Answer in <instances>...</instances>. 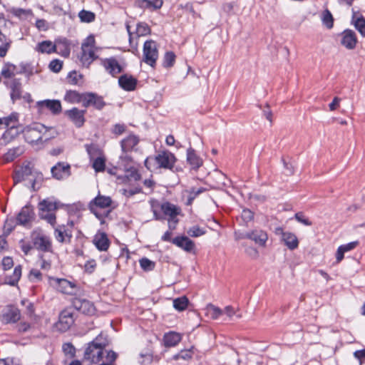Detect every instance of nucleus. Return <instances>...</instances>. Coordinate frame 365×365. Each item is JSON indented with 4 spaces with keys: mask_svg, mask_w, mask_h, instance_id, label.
Here are the masks:
<instances>
[{
    "mask_svg": "<svg viewBox=\"0 0 365 365\" xmlns=\"http://www.w3.org/2000/svg\"><path fill=\"white\" fill-rule=\"evenodd\" d=\"M15 184L21 182H26V185L30 187L33 191L38 190L43 182L41 173L34 170L30 163L22 165L16 170L13 176Z\"/></svg>",
    "mask_w": 365,
    "mask_h": 365,
    "instance_id": "obj_1",
    "label": "nucleus"
},
{
    "mask_svg": "<svg viewBox=\"0 0 365 365\" xmlns=\"http://www.w3.org/2000/svg\"><path fill=\"white\" fill-rule=\"evenodd\" d=\"M108 339L106 334H99L92 341L88 344L84 351V359L93 364H98L103 358V351L108 345Z\"/></svg>",
    "mask_w": 365,
    "mask_h": 365,
    "instance_id": "obj_2",
    "label": "nucleus"
},
{
    "mask_svg": "<svg viewBox=\"0 0 365 365\" xmlns=\"http://www.w3.org/2000/svg\"><path fill=\"white\" fill-rule=\"evenodd\" d=\"M61 207L63 204L53 197L43 199L38 204V216L54 227L56 222L55 212Z\"/></svg>",
    "mask_w": 365,
    "mask_h": 365,
    "instance_id": "obj_3",
    "label": "nucleus"
},
{
    "mask_svg": "<svg viewBox=\"0 0 365 365\" xmlns=\"http://www.w3.org/2000/svg\"><path fill=\"white\" fill-rule=\"evenodd\" d=\"M46 131L44 125L38 123H34L26 126H23L21 130L16 131L12 134V137L17 136L19 133H23L25 140L31 144L43 142V132Z\"/></svg>",
    "mask_w": 365,
    "mask_h": 365,
    "instance_id": "obj_4",
    "label": "nucleus"
},
{
    "mask_svg": "<svg viewBox=\"0 0 365 365\" xmlns=\"http://www.w3.org/2000/svg\"><path fill=\"white\" fill-rule=\"evenodd\" d=\"M151 160L152 159L147 158L145 160V165L148 170H151V165L150 163ZM153 160L156 162L158 168L168 170L173 169L176 161V158L174 154L166 150L158 153Z\"/></svg>",
    "mask_w": 365,
    "mask_h": 365,
    "instance_id": "obj_5",
    "label": "nucleus"
},
{
    "mask_svg": "<svg viewBox=\"0 0 365 365\" xmlns=\"http://www.w3.org/2000/svg\"><path fill=\"white\" fill-rule=\"evenodd\" d=\"M143 61L154 67L158 57L157 43L153 40H148L143 44Z\"/></svg>",
    "mask_w": 365,
    "mask_h": 365,
    "instance_id": "obj_6",
    "label": "nucleus"
},
{
    "mask_svg": "<svg viewBox=\"0 0 365 365\" xmlns=\"http://www.w3.org/2000/svg\"><path fill=\"white\" fill-rule=\"evenodd\" d=\"M19 113L14 112L11 113L9 116L3 118L4 124L7 127V130L4 132L2 135V139L6 140L7 138H13L12 134L16 131L21 130L23 127L18 123Z\"/></svg>",
    "mask_w": 365,
    "mask_h": 365,
    "instance_id": "obj_7",
    "label": "nucleus"
},
{
    "mask_svg": "<svg viewBox=\"0 0 365 365\" xmlns=\"http://www.w3.org/2000/svg\"><path fill=\"white\" fill-rule=\"evenodd\" d=\"M75 322L74 311L72 308H67L61 312L58 321L56 324V329L65 332L68 330Z\"/></svg>",
    "mask_w": 365,
    "mask_h": 365,
    "instance_id": "obj_8",
    "label": "nucleus"
},
{
    "mask_svg": "<svg viewBox=\"0 0 365 365\" xmlns=\"http://www.w3.org/2000/svg\"><path fill=\"white\" fill-rule=\"evenodd\" d=\"M19 225L30 227L35 218L34 207L28 204L24 206L16 217Z\"/></svg>",
    "mask_w": 365,
    "mask_h": 365,
    "instance_id": "obj_9",
    "label": "nucleus"
},
{
    "mask_svg": "<svg viewBox=\"0 0 365 365\" xmlns=\"http://www.w3.org/2000/svg\"><path fill=\"white\" fill-rule=\"evenodd\" d=\"M82 105L85 108L92 106L94 108L101 110L106 106V102L102 96L96 93L85 92Z\"/></svg>",
    "mask_w": 365,
    "mask_h": 365,
    "instance_id": "obj_10",
    "label": "nucleus"
},
{
    "mask_svg": "<svg viewBox=\"0 0 365 365\" xmlns=\"http://www.w3.org/2000/svg\"><path fill=\"white\" fill-rule=\"evenodd\" d=\"M34 247L43 252H52V242L50 237L38 233L32 237Z\"/></svg>",
    "mask_w": 365,
    "mask_h": 365,
    "instance_id": "obj_11",
    "label": "nucleus"
},
{
    "mask_svg": "<svg viewBox=\"0 0 365 365\" xmlns=\"http://www.w3.org/2000/svg\"><path fill=\"white\" fill-rule=\"evenodd\" d=\"M53 178L56 180H62L68 178L71 173V166L68 163L58 162L51 169Z\"/></svg>",
    "mask_w": 365,
    "mask_h": 365,
    "instance_id": "obj_12",
    "label": "nucleus"
},
{
    "mask_svg": "<svg viewBox=\"0 0 365 365\" xmlns=\"http://www.w3.org/2000/svg\"><path fill=\"white\" fill-rule=\"evenodd\" d=\"M74 309L87 315H91L95 312V307L92 302L81 298H74L72 301Z\"/></svg>",
    "mask_w": 365,
    "mask_h": 365,
    "instance_id": "obj_13",
    "label": "nucleus"
},
{
    "mask_svg": "<svg viewBox=\"0 0 365 365\" xmlns=\"http://www.w3.org/2000/svg\"><path fill=\"white\" fill-rule=\"evenodd\" d=\"M21 318L20 310L14 307L9 306L1 315V322L3 324H14L17 322Z\"/></svg>",
    "mask_w": 365,
    "mask_h": 365,
    "instance_id": "obj_14",
    "label": "nucleus"
},
{
    "mask_svg": "<svg viewBox=\"0 0 365 365\" xmlns=\"http://www.w3.org/2000/svg\"><path fill=\"white\" fill-rule=\"evenodd\" d=\"M86 112V110H79L77 108H73L70 110H66L65 115L73 122L76 127L81 128L86 121L84 116Z\"/></svg>",
    "mask_w": 365,
    "mask_h": 365,
    "instance_id": "obj_15",
    "label": "nucleus"
},
{
    "mask_svg": "<svg viewBox=\"0 0 365 365\" xmlns=\"http://www.w3.org/2000/svg\"><path fill=\"white\" fill-rule=\"evenodd\" d=\"M341 44L349 50H352L357 43V37L356 33L351 29H345L341 33Z\"/></svg>",
    "mask_w": 365,
    "mask_h": 365,
    "instance_id": "obj_16",
    "label": "nucleus"
},
{
    "mask_svg": "<svg viewBox=\"0 0 365 365\" xmlns=\"http://www.w3.org/2000/svg\"><path fill=\"white\" fill-rule=\"evenodd\" d=\"M54 236L58 242L69 243L73 234L71 228L66 227L65 225H60L54 228Z\"/></svg>",
    "mask_w": 365,
    "mask_h": 365,
    "instance_id": "obj_17",
    "label": "nucleus"
},
{
    "mask_svg": "<svg viewBox=\"0 0 365 365\" xmlns=\"http://www.w3.org/2000/svg\"><path fill=\"white\" fill-rule=\"evenodd\" d=\"M242 238L250 239L260 246H264L268 239L267 234L262 230H255L244 234Z\"/></svg>",
    "mask_w": 365,
    "mask_h": 365,
    "instance_id": "obj_18",
    "label": "nucleus"
},
{
    "mask_svg": "<svg viewBox=\"0 0 365 365\" xmlns=\"http://www.w3.org/2000/svg\"><path fill=\"white\" fill-rule=\"evenodd\" d=\"M36 107L41 109L43 107L48 108L53 114L57 115L61 112L62 107L59 100H43L36 102Z\"/></svg>",
    "mask_w": 365,
    "mask_h": 365,
    "instance_id": "obj_19",
    "label": "nucleus"
},
{
    "mask_svg": "<svg viewBox=\"0 0 365 365\" xmlns=\"http://www.w3.org/2000/svg\"><path fill=\"white\" fill-rule=\"evenodd\" d=\"M186 160L191 169L197 170L203 164L202 159L196 153L195 149L190 147L187 150Z\"/></svg>",
    "mask_w": 365,
    "mask_h": 365,
    "instance_id": "obj_20",
    "label": "nucleus"
},
{
    "mask_svg": "<svg viewBox=\"0 0 365 365\" xmlns=\"http://www.w3.org/2000/svg\"><path fill=\"white\" fill-rule=\"evenodd\" d=\"M98 58L93 48L81 49L78 59L82 66L88 68L90 65Z\"/></svg>",
    "mask_w": 365,
    "mask_h": 365,
    "instance_id": "obj_21",
    "label": "nucleus"
},
{
    "mask_svg": "<svg viewBox=\"0 0 365 365\" xmlns=\"http://www.w3.org/2000/svg\"><path fill=\"white\" fill-rule=\"evenodd\" d=\"M163 5V0H135V6L139 9L153 11L160 9Z\"/></svg>",
    "mask_w": 365,
    "mask_h": 365,
    "instance_id": "obj_22",
    "label": "nucleus"
},
{
    "mask_svg": "<svg viewBox=\"0 0 365 365\" xmlns=\"http://www.w3.org/2000/svg\"><path fill=\"white\" fill-rule=\"evenodd\" d=\"M102 64L106 71L112 76H115V75L122 72L123 69L121 66L113 57L105 58L103 60Z\"/></svg>",
    "mask_w": 365,
    "mask_h": 365,
    "instance_id": "obj_23",
    "label": "nucleus"
},
{
    "mask_svg": "<svg viewBox=\"0 0 365 365\" xmlns=\"http://www.w3.org/2000/svg\"><path fill=\"white\" fill-rule=\"evenodd\" d=\"M160 210L165 215L168 217V219H170L171 220H174V219L178 218V215L181 212L180 207L170 202H165L162 203L160 205Z\"/></svg>",
    "mask_w": 365,
    "mask_h": 365,
    "instance_id": "obj_24",
    "label": "nucleus"
},
{
    "mask_svg": "<svg viewBox=\"0 0 365 365\" xmlns=\"http://www.w3.org/2000/svg\"><path fill=\"white\" fill-rule=\"evenodd\" d=\"M172 243L183 250L190 252L195 249V243L187 236H178L173 239Z\"/></svg>",
    "mask_w": 365,
    "mask_h": 365,
    "instance_id": "obj_25",
    "label": "nucleus"
},
{
    "mask_svg": "<svg viewBox=\"0 0 365 365\" xmlns=\"http://www.w3.org/2000/svg\"><path fill=\"white\" fill-rule=\"evenodd\" d=\"M277 230L281 232L282 240L290 250H294L298 247L299 241L294 233L290 232H284L282 228H279Z\"/></svg>",
    "mask_w": 365,
    "mask_h": 365,
    "instance_id": "obj_26",
    "label": "nucleus"
},
{
    "mask_svg": "<svg viewBox=\"0 0 365 365\" xmlns=\"http://www.w3.org/2000/svg\"><path fill=\"white\" fill-rule=\"evenodd\" d=\"M112 200L110 197L98 195L93 198L88 204L89 210L96 208H107L111 205Z\"/></svg>",
    "mask_w": 365,
    "mask_h": 365,
    "instance_id": "obj_27",
    "label": "nucleus"
},
{
    "mask_svg": "<svg viewBox=\"0 0 365 365\" xmlns=\"http://www.w3.org/2000/svg\"><path fill=\"white\" fill-rule=\"evenodd\" d=\"M137 79L127 74L122 75L118 79L119 86L125 91H134L137 86Z\"/></svg>",
    "mask_w": 365,
    "mask_h": 365,
    "instance_id": "obj_28",
    "label": "nucleus"
},
{
    "mask_svg": "<svg viewBox=\"0 0 365 365\" xmlns=\"http://www.w3.org/2000/svg\"><path fill=\"white\" fill-rule=\"evenodd\" d=\"M93 242L96 248L101 252L107 251L110 246V240L105 232L97 233Z\"/></svg>",
    "mask_w": 365,
    "mask_h": 365,
    "instance_id": "obj_29",
    "label": "nucleus"
},
{
    "mask_svg": "<svg viewBox=\"0 0 365 365\" xmlns=\"http://www.w3.org/2000/svg\"><path fill=\"white\" fill-rule=\"evenodd\" d=\"M11 89V99L12 103H14L16 101L21 98L22 95V85L21 79L14 78L9 85Z\"/></svg>",
    "mask_w": 365,
    "mask_h": 365,
    "instance_id": "obj_30",
    "label": "nucleus"
},
{
    "mask_svg": "<svg viewBox=\"0 0 365 365\" xmlns=\"http://www.w3.org/2000/svg\"><path fill=\"white\" fill-rule=\"evenodd\" d=\"M51 280L54 281L57 285V289L65 294H71L73 289L76 287L75 283L70 282L66 279L51 277Z\"/></svg>",
    "mask_w": 365,
    "mask_h": 365,
    "instance_id": "obj_31",
    "label": "nucleus"
},
{
    "mask_svg": "<svg viewBox=\"0 0 365 365\" xmlns=\"http://www.w3.org/2000/svg\"><path fill=\"white\" fill-rule=\"evenodd\" d=\"M139 138L135 135H129L120 141V147L123 153H128L134 150L138 144Z\"/></svg>",
    "mask_w": 365,
    "mask_h": 365,
    "instance_id": "obj_32",
    "label": "nucleus"
},
{
    "mask_svg": "<svg viewBox=\"0 0 365 365\" xmlns=\"http://www.w3.org/2000/svg\"><path fill=\"white\" fill-rule=\"evenodd\" d=\"M55 43L57 46V52L63 57H68L71 52V43L69 40L66 38H58L55 40Z\"/></svg>",
    "mask_w": 365,
    "mask_h": 365,
    "instance_id": "obj_33",
    "label": "nucleus"
},
{
    "mask_svg": "<svg viewBox=\"0 0 365 365\" xmlns=\"http://www.w3.org/2000/svg\"><path fill=\"white\" fill-rule=\"evenodd\" d=\"M36 51L41 53L50 54L57 52V46L51 41H43L36 45Z\"/></svg>",
    "mask_w": 365,
    "mask_h": 365,
    "instance_id": "obj_34",
    "label": "nucleus"
},
{
    "mask_svg": "<svg viewBox=\"0 0 365 365\" xmlns=\"http://www.w3.org/2000/svg\"><path fill=\"white\" fill-rule=\"evenodd\" d=\"M181 335L177 332L170 331L164 335L163 341L166 347L176 346L181 341Z\"/></svg>",
    "mask_w": 365,
    "mask_h": 365,
    "instance_id": "obj_35",
    "label": "nucleus"
},
{
    "mask_svg": "<svg viewBox=\"0 0 365 365\" xmlns=\"http://www.w3.org/2000/svg\"><path fill=\"white\" fill-rule=\"evenodd\" d=\"M351 23L354 24L355 29L360 33V34L365 37V18L362 15H357L354 12L351 19Z\"/></svg>",
    "mask_w": 365,
    "mask_h": 365,
    "instance_id": "obj_36",
    "label": "nucleus"
},
{
    "mask_svg": "<svg viewBox=\"0 0 365 365\" xmlns=\"http://www.w3.org/2000/svg\"><path fill=\"white\" fill-rule=\"evenodd\" d=\"M84 93L69 90L66 92L64 100L71 103H79L83 101Z\"/></svg>",
    "mask_w": 365,
    "mask_h": 365,
    "instance_id": "obj_37",
    "label": "nucleus"
},
{
    "mask_svg": "<svg viewBox=\"0 0 365 365\" xmlns=\"http://www.w3.org/2000/svg\"><path fill=\"white\" fill-rule=\"evenodd\" d=\"M21 277V266L18 265L15 267L13 274L7 276L5 278V284L11 286H16Z\"/></svg>",
    "mask_w": 365,
    "mask_h": 365,
    "instance_id": "obj_38",
    "label": "nucleus"
},
{
    "mask_svg": "<svg viewBox=\"0 0 365 365\" xmlns=\"http://www.w3.org/2000/svg\"><path fill=\"white\" fill-rule=\"evenodd\" d=\"M22 149L20 147H15L9 149L3 156L4 163H9L13 161L16 158L22 153Z\"/></svg>",
    "mask_w": 365,
    "mask_h": 365,
    "instance_id": "obj_39",
    "label": "nucleus"
},
{
    "mask_svg": "<svg viewBox=\"0 0 365 365\" xmlns=\"http://www.w3.org/2000/svg\"><path fill=\"white\" fill-rule=\"evenodd\" d=\"M189 304L188 299L185 297H180L173 300V307L178 311L185 310Z\"/></svg>",
    "mask_w": 365,
    "mask_h": 365,
    "instance_id": "obj_40",
    "label": "nucleus"
},
{
    "mask_svg": "<svg viewBox=\"0 0 365 365\" xmlns=\"http://www.w3.org/2000/svg\"><path fill=\"white\" fill-rule=\"evenodd\" d=\"M78 17L81 22L91 23L95 21L96 14L91 11L83 9L78 13Z\"/></svg>",
    "mask_w": 365,
    "mask_h": 365,
    "instance_id": "obj_41",
    "label": "nucleus"
},
{
    "mask_svg": "<svg viewBox=\"0 0 365 365\" xmlns=\"http://www.w3.org/2000/svg\"><path fill=\"white\" fill-rule=\"evenodd\" d=\"M16 225H19V223L16 217H8L4 222V233L6 235H9Z\"/></svg>",
    "mask_w": 365,
    "mask_h": 365,
    "instance_id": "obj_42",
    "label": "nucleus"
},
{
    "mask_svg": "<svg viewBox=\"0 0 365 365\" xmlns=\"http://www.w3.org/2000/svg\"><path fill=\"white\" fill-rule=\"evenodd\" d=\"M207 314L212 319H217L223 314V311L213 304H209L207 307Z\"/></svg>",
    "mask_w": 365,
    "mask_h": 365,
    "instance_id": "obj_43",
    "label": "nucleus"
},
{
    "mask_svg": "<svg viewBox=\"0 0 365 365\" xmlns=\"http://www.w3.org/2000/svg\"><path fill=\"white\" fill-rule=\"evenodd\" d=\"M176 56L173 51H167L165 53L163 66L165 68L172 67L175 61Z\"/></svg>",
    "mask_w": 365,
    "mask_h": 365,
    "instance_id": "obj_44",
    "label": "nucleus"
},
{
    "mask_svg": "<svg viewBox=\"0 0 365 365\" xmlns=\"http://www.w3.org/2000/svg\"><path fill=\"white\" fill-rule=\"evenodd\" d=\"M83 78V75L78 73L76 71H72L68 73L67 79L71 85H79L80 81Z\"/></svg>",
    "mask_w": 365,
    "mask_h": 365,
    "instance_id": "obj_45",
    "label": "nucleus"
},
{
    "mask_svg": "<svg viewBox=\"0 0 365 365\" xmlns=\"http://www.w3.org/2000/svg\"><path fill=\"white\" fill-rule=\"evenodd\" d=\"M150 33V28L145 22H140L136 26V34L138 36H144Z\"/></svg>",
    "mask_w": 365,
    "mask_h": 365,
    "instance_id": "obj_46",
    "label": "nucleus"
},
{
    "mask_svg": "<svg viewBox=\"0 0 365 365\" xmlns=\"http://www.w3.org/2000/svg\"><path fill=\"white\" fill-rule=\"evenodd\" d=\"M93 168L96 172H103L106 168V159L103 157L96 158L93 163Z\"/></svg>",
    "mask_w": 365,
    "mask_h": 365,
    "instance_id": "obj_47",
    "label": "nucleus"
},
{
    "mask_svg": "<svg viewBox=\"0 0 365 365\" xmlns=\"http://www.w3.org/2000/svg\"><path fill=\"white\" fill-rule=\"evenodd\" d=\"M322 22L328 29H331L334 26V18L331 13L329 10L323 12Z\"/></svg>",
    "mask_w": 365,
    "mask_h": 365,
    "instance_id": "obj_48",
    "label": "nucleus"
},
{
    "mask_svg": "<svg viewBox=\"0 0 365 365\" xmlns=\"http://www.w3.org/2000/svg\"><path fill=\"white\" fill-rule=\"evenodd\" d=\"M16 66L11 63H6L1 70V74L6 78H11L14 76Z\"/></svg>",
    "mask_w": 365,
    "mask_h": 365,
    "instance_id": "obj_49",
    "label": "nucleus"
},
{
    "mask_svg": "<svg viewBox=\"0 0 365 365\" xmlns=\"http://www.w3.org/2000/svg\"><path fill=\"white\" fill-rule=\"evenodd\" d=\"M205 232L206 231L203 228H201L197 225L190 227L187 231V235L192 237H200L205 235Z\"/></svg>",
    "mask_w": 365,
    "mask_h": 365,
    "instance_id": "obj_50",
    "label": "nucleus"
},
{
    "mask_svg": "<svg viewBox=\"0 0 365 365\" xmlns=\"http://www.w3.org/2000/svg\"><path fill=\"white\" fill-rule=\"evenodd\" d=\"M140 265L141 268L144 271H151L154 269L155 264L154 262L151 261L150 259L143 257L139 261Z\"/></svg>",
    "mask_w": 365,
    "mask_h": 365,
    "instance_id": "obj_51",
    "label": "nucleus"
},
{
    "mask_svg": "<svg viewBox=\"0 0 365 365\" xmlns=\"http://www.w3.org/2000/svg\"><path fill=\"white\" fill-rule=\"evenodd\" d=\"M62 350L65 355L71 358L76 355V348L71 342L64 343L62 346Z\"/></svg>",
    "mask_w": 365,
    "mask_h": 365,
    "instance_id": "obj_52",
    "label": "nucleus"
},
{
    "mask_svg": "<svg viewBox=\"0 0 365 365\" xmlns=\"http://www.w3.org/2000/svg\"><path fill=\"white\" fill-rule=\"evenodd\" d=\"M62 66L63 61L59 59L52 60L48 65L49 69L54 73H58L62 69Z\"/></svg>",
    "mask_w": 365,
    "mask_h": 365,
    "instance_id": "obj_53",
    "label": "nucleus"
},
{
    "mask_svg": "<svg viewBox=\"0 0 365 365\" xmlns=\"http://www.w3.org/2000/svg\"><path fill=\"white\" fill-rule=\"evenodd\" d=\"M38 266L41 267V269L43 270H48L51 269V262L48 260H46L43 258V255L42 254H39L38 255Z\"/></svg>",
    "mask_w": 365,
    "mask_h": 365,
    "instance_id": "obj_54",
    "label": "nucleus"
},
{
    "mask_svg": "<svg viewBox=\"0 0 365 365\" xmlns=\"http://www.w3.org/2000/svg\"><path fill=\"white\" fill-rule=\"evenodd\" d=\"M98 208L93 207V210H90L91 212L100 220L101 224L105 223V218L109 215L110 211H104L103 212H99Z\"/></svg>",
    "mask_w": 365,
    "mask_h": 365,
    "instance_id": "obj_55",
    "label": "nucleus"
},
{
    "mask_svg": "<svg viewBox=\"0 0 365 365\" xmlns=\"http://www.w3.org/2000/svg\"><path fill=\"white\" fill-rule=\"evenodd\" d=\"M95 46V38L93 35L88 36L81 44V49L93 48Z\"/></svg>",
    "mask_w": 365,
    "mask_h": 365,
    "instance_id": "obj_56",
    "label": "nucleus"
},
{
    "mask_svg": "<svg viewBox=\"0 0 365 365\" xmlns=\"http://www.w3.org/2000/svg\"><path fill=\"white\" fill-rule=\"evenodd\" d=\"M126 177L129 180L138 181L140 179V175L135 168L127 170Z\"/></svg>",
    "mask_w": 365,
    "mask_h": 365,
    "instance_id": "obj_57",
    "label": "nucleus"
},
{
    "mask_svg": "<svg viewBox=\"0 0 365 365\" xmlns=\"http://www.w3.org/2000/svg\"><path fill=\"white\" fill-rule=\"evenodd\" d=\"M126 126L123 123H116L111 129L112 133L120 135L125 131Z\"/></svg>",
    "mask_w": 365,
    "mask_h": 365,
    "instance_id": "obj_58",
    "label": "nucleus"
},
{
    "mask_svg": "<svg viewBox=\"0 0 365 365\" xmlns=\"http://www.w3.org/2000/svg\"><path fill=\"white\" fill-rule=\"evenodd\" d=\"M294 217L297 220V222L303 224L304 225H312V222L308 218H307L302 212L296 213Z\"/></svg>",
    "mask_w": 365,
    "mask_h": 365,
    "instance_id": "obj_59",
    "label": "nucleus"
},
{
    "mask_svg": "<svg viewBox=\"0 0 365 365\" xmlns=\"http://www.w3.org/2000/svg\"><path fill=\"white\" fill-rule=\"evenodd\" d=\"M2 42H4V43L0 45V57L1 58L4 57L6 55L7 51L9 49L11 45V41H6V38H3Z\"/></svg>",
    "mask_w": 365,
    "mask_h": 365,
    "instance_id": "obj_60",
    "label": "nucleus"
},
{
    "mask_svg": "<svg viewBox=\"0 0 365 365\" xmlns=\"http://www.w3.org/2000/svg\"><path fill=\"white\" fill-rule=\"evenodd\" d=\"M192 358V354L190 350H183L174 356L175 359L187 360Z\"/></svg>",
    "mask_w": 365,
    "mask_h": 365,
    "instance_id": "obj_61",
    "label": "nucleus"
},
{
    "mask_svg": "<svg viewBox=\"0 0 365 365\" xmlns=\"http://www.w3.org/2000/svg\"><path fill=\"white\" fill-rule=\"evenodd\" d=\"M241 215L243 221L245 222H250L254 217V213L249 209H244Z\"/></svg>",
    "mask_w": 365,
    "mask_h": 365,
    "instance_id": "obj_62",
    "label": "nucleus"
},
{
    "mask_svg": "<svg viewBox=\"0 0 365 365\" xmlns=\"http://www.w3.org/2000/svg\"><path fill=\"white\" fill-rule=\"evenodd\" d=\"M14 265L13 259L10 257H4L2 259V267L4 270L10 269Z\"/></svg>",
    "mask_w": 365,
    "mask_h": 365,
    "instance_id": "obj_63",
    "label": "nucleus"
},
{
    "mask_svg": "<svg viewBox=\"0 0 365 365\" xmlns=\"http://www.w3.org/2000/svg\"><path fill=\"white\" fill-rule=\"evenodd\" d=\"M20 247L21 251L24 253V255H27L31 250L32 249V245L29 242H26L24 240H21L19 242Z\"/></svg>",
    "mask_w": 365,
    "mask_h": 365,
    "instance_id": "obj_64",
    "label": "nucleus"
}]
</instances>
